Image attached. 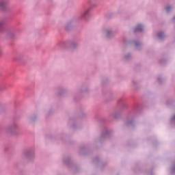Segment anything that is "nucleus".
<instances>
[{"instance_id": "3", "label": "nucleus", "mask_w": 175, "mask_h": 175, "mask_svg": "<svg viewBox=\"0 0 175 175\" xmlns=\"http://www.w3.org/2000/svg\"><path fill=\"white\" fill-rule=\"evenodd\" d=\"M163 35V33H159V38H162Z\"/></svg>"}, {"instance_id": "7", "label": "nucleus", "mask_w": 175, "mask_h": 175, "mask_svg": "<svg viewBox=\"0 0 175 175\" xmlns=\"http://www.w3.org/2000/svg\"><path fill=\"white\" fill-rule=\"evenodd\" d=\"M0 53H1V49H0Z\"/></svg>"}, {"instance_id": "5", "label": "nucleus", "mask_w": 175, "mask_h": 175, "mask_svg": "<svg viewBox=\"0 0 175 175\" xmlns=\"http://www.w3.org/2000/svg\"><path fill=\"white\" fill-rule=\"evenodd\" d=\"M107 36H110V31H107Z\"/></svg>"}, {"instance_id": "6", "label": "nucleus", "mask_w": 175, "mask_h": 175, "mask_svg": "<svg viewBox=\"0 0 175 175\" xmlns=\"http://www.w3.org/2000/svg\"><path fill=\"white\" fill-rule=\"evenodd\" d=\"M0 25H2V22H0Z\"/></svg>"}, {"instance_id": "1", "label": "nucleus", "mask_w": 175, "mask_h": 175, "mask_svg": "<svg viewBox=\"0 0 175 175\" xmlns=\"http://www.w3.org/2000/svg\"><path fill=\"white\" fill-rule=\"evenodd\" d=\"M5 6H6L5 1H0V10H3V9H5Z\"/></svg>"}, {"instance_id": "2", "label": "nucleus", "mask_w": 175, "mask_h": 175, "mask_svg": "<svg viewBox=\"0 0 175 175\" xmlns=\"http://www.w3.org/2000/svg\"><path fill=\"white\" fill-rule=\"evenodd\" d=\"M142 29L143 26H142V25H138L135 28V31H142Z\"/></svg>"}, {"instance_id": "4", "label": "nucleus", "mask_w": 175, "mask_h": 175, "mask_svg": "<svg viewBox=\"0 0 175 175\" xmlns=\"http://www.w3.org/2000/svg\"><path fill=\"white\" fill-rule=\"evenodd\" d=\"M170 9H171V8H170V7H167V8H166V10H167V12H169V10H170Z\"/></svg>"}, {"instance_id": "8", "label": "nucleus", "mask_w": 175, "mask_h": 175, "mask_svg": "<svg viewBox=\"0 0 175 175\" xmlns=\"http://www.w3.org/2000/svg\"><path fill=\"white\" fill-rule=\"evenodd\" d=\"M85 13H87V11Z\"/></svg>"}]
</instances>
